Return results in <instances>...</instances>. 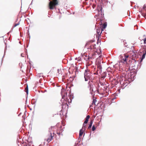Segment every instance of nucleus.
Masks as SVG:
<instances>
[{
  "label": "nucleus",
  "instance_id": "obj_9",
  "mask_svg": "<svg viewBox=\"0 0 146 146\" xmlns=\"http://www.w3.org/2000/svg\"><path fill=\"white\" fill-rule=\"evenodd\" d=\"M143 54L142 55L141 61L143 60L145 58V55L146 54V48H145L144 50L143 51Z\"/></svg>",
  "mask_w": 146,
  "mask_h": 146
},
{
  "label": "nucleus",
  "instance_id": "obj_1",
  "mask_svg": "<svg viewBox=\"0 0 146 146\" xmlns=\"http://www.w3.org/2000/svg\"><path fill=\"white\" fill-rule=\"evenodd\" d=\"M62 99L61 100L62 106H68V103H69V100L67 98V92L66 90L62 89L61 91Z\"/></svg>",
  "mask_w": 146,
  "mask_h": 146
},
{
  "label": "nucleus",
  "instance_id": "obj_19",
  "mask_svg": "<svg viewBox=\"0 0 146 146\" xmlns=\"http://www.w3.org/2000/svg\"><path fill=\"white\" fill-rule=\"evenodd\" d=\"M107 24L106 23H104L103 24L102 28L104 29H105L107 26Z\"/></svg>",
  "mask_w": 146,
  "mask_h": 146
},
{
  "label": "nucleus",
  "instance_id": "obj_29",
  "mask_svg": "<svg viewBox=\"0 0 146 146\" xmlns=\"http://www.w3.org/2000/svg\"><path fill=\"white\" fill-rule=\"evenodd\" d=\"M81 60V58L80 57H79L78 58V61H80Z\"/></svg>",
  "mask_w": 146,
  "mask_h": 146
},
{
  "label": "nucleus",
  "instance_id": "obj_2",
  "mask_svg": "<svg viewBox=\"0 0 146 146\" xmlns=\"http://www.w3.org/2000/svg\"><path fill=\"white\" fill-rule=\"evenodd\" d=\"M126 75L123 74L120 76V78L119 80L120 84L121 85V88L124 89L129 83V82L126 80Z\"/></svg>",
  "mask_w": 146,
  "mask_h": 146
},
{
  "label": "nucleus",
  "instance_id": "obj_14",
  "mask_svg": "<svg viewBox=\"0 0 146 146\" xmlns=\"http://www.w3.org/2000/svg\"><path fill=\"white\" fill-rule=\"evenodd\" d=\"M84 130L81 129L79 132V138L82 135V134L83 133V132Z\"/></svg>",
  "mask_w": 146,
  "mask_h": 146
},
{
  "label": "nucleus",
  "instance_id": "obj_32",
  "mask_svg": "<svg viewBox=\"0 0 146 146\" xmlns=\"http://www.w3.org/2000/svg\"><path fill=\"white\" fill-rule=\"evenodd\" d=\"M23 54H21V56H22V57H24V56H23Z\"/></svg>",
  "mask_w": 146,
  "mask_h": 146
},
{
  "label": "nucleus",
  "instance_id": "obj_26",
  "mask_svg": "<svg viewBox=\"0 0 146 146\" xmlns=\"http://www.w3.org/2000/svg\"><path fill=\"white\" fill-rule=\"evenodd\" d=\"M19 22L18 23H17V24H15L14 26V27H16L17 26L19 25Z\"/></svg>",
  "mask_w": 146,
  "mask_h": 146
},
{
  "label": "nucleus",
  "instance_id": "obj_33",
  "mask_svg": "<svg viewBox=\"0 0 146 146\" xmlns=\"http://www.w3.org/2000/svg\"><path fill=\"white\" fill-rule=\"evenodd\" d=\"M23 54H21V56H22V57H24V56H23Z\"/></svg>",
  "mask_w": 146,
  "mask_h": 146
},
{
  "label": "nucleus",
  "instance_id": "obj_10",
  "mask_svg": "<svg viewBox=\"0 0 146 146\" xmlns=\"http://www.w3.org/2000/svg\"><path fill=\"white\" fill-rule=\"evenodd\" d=\"M54 134V133H53V135H52V133H50V134H51L50 136V138H48L47 139V141H48V142H49L50 141L52 140V139L53 137L54 136V135H53Z\"/></svg>",
  "mask_w": 146,
  "mask_h": 146
},
{
  "label": "nucleus",
  "instance_id": "obj_38",
  "mask_svg": "<svg viewBox=\"0 0 146 146\" xmlns=\"http://www.w3.org/2000/svg\"><path fill=\"white\" fill-rule=\"evenodd\" d=\"M117 65H118V64H116L115 65H116V66H117Z\"/></svg>",
  "mask_w": 146,
  "mask_h": 146
},
{
  "label": "nucleus",
  "instance_id": "obj_7",
  "mask_svg": "<svg viewBox=\"0 0 146 146\" xmlns=\"http://www.w3.org/2000/svg\"><path fill=\"white\" fill-rule=\"evenodd\" d=\"M132 64L131 66V67L133 68L136 65H138V64H139V61H137L135 60V59H133L132 60Z\"/></svg>",
  "mask_w": 146,
  "mask_h": 146
},
{
  "label": "nucleus",
  "instance_id": "obj_4",
  "mask_svg": "<svg viewBox=\"0 0 146 146\" xmlns=\"http://www.w3.org/2000/svg\"><path fill=\"white\" fill-rule=\"evenodd\" d=\"M50 2L49 3V7L50 9H53L55 7V6L58 4L57 0H52V1L49 0Z\"/></svg>",
  "mask_w": 146,
  "mask_h": 146
},
{
  "label": "nucleus",
  "instance_id": "obj_22",
  "mask_svg": "<svg viewBox=\"0 0 146 146\" xmlns=\"http://www.w3.org/2000/svg\"><path fill=\"white\" fill-rule=\"evenodd\" d=\"M92 129L93 131H94L96 129V127L94 125L92 126Z\"/></svg>",
  "mask_w": 146,
  "mask_h": 146
},
{
  "label": "nucleus",
  "instance_id": "obj_15",
  "mask_svg": "<svg viewBox=\"0 0 146 146\" xmlns=\"http://www.w3.org/2000/svg\"><path fill=\"white\" fill-rule=\"evenodd\" d=\"M87 123H85L84 122V123L83 125V127L82 129H83L84 130H85L86 129Z\"/></svg>",
  "mask_w": 146,
  "mask_h": 146
},
{
  "label": "nucleus",
  "instance_id": "obj_5",
  "mask_svg": "<svg viewBox=\"0 0 146 146\" xmlns=\"http://www.w3.org/2000/svg\"><path fill=\"white\" fill-rule=\"evenodd\" d=\"M91 75L88 71L87 70H85L84 73V77L85 81H88V80L91 78Z\"/></svg>",
  "mask_w": 146,
  "mask_h": 146
},
{
  "label": "nucleus",
  "instance_id": "obj_12",
  "mask_svg": "<svg viewBox=\"0 0 146 146\" xmlns=\"http://www.w3.org/2000/svg\"><path fill=\"white\" fill-rule=\"evenodd\" d=\"M96 44H93L92 45H90V46L89 48L90 49H95L96 48Z\"/></svg>",
  "mask_w": 146,
  "mask_h": 146
},
{
  "label": "nucleus",
  "instance_id": "obj_24",
  "mask_svg": "<svg viewBox=\"0 0 146 146\" xmlns=\"http://www.w3.org/2000/svg\"><path fill=\"white\" fill-rule=\"evenodd\" d=\"M143 9L144 10H146V6H145V5L144 4L143 6Z\"/></svg>",
  "mask_w": 146,
  "mask_h": 146
},
{
  "label": "nucleus",
  "instance_id": "obj_40",
  "mask_svg": "<svg viewBox=\"0 0 146 146\" xmlns=\"http://www.w3.org/2000/svg\"><path fill=\"white\" fill-rule=\"evenodd\" d=\"M115 98H114V99H112V100H114V99H115Z\"/></svg>",
  "mask_w": 146,
  "mask_h": 146
},
{
  "label": "nucleus",
  "instance_id": "obj_17",
  "mask_svg": "<svg viewBox=\"0 0 146 146\" xmlns=\"http://www.w3.org/2000/svg\"><path fill=\"white\" fill-rule=\"evenodd\" d=\"M107 86L106 85V84H105V85H104V84L103 86H102V88H103V90H105L107 88Z\"/></svg>",
  "mask_w": 146,
  "mask_h": 146
},
{
  "label": "nucleus",
  "instance_id": "obj_25",
  "mask_svg": "<svg viewBox=\"0 0 146 146\" xmlns=\"http://www.w3.org/2000/svg\"><path fill=\"white\" fill-rule=\"evenodd\" d=\"M19 22L18 23H17V24H15L14 26V27H16L17 26L19 25Z\"/></svg>",
  "mask_w": 146,
  "mask_h": 146
},
{
  "label": "nucleus",
  "instance_id": "obj_39",
  "mask_svg": "<svg viewBox=\"0 0 146 146\" xmlns=\"http://www.w3.org/2000/svg\"><path fill=\"white\" fill-rule=\"evenodd\" d=\"M70 101H71V99H70Z\"/></svg>",
  "mask_w": 146,
  "mask_h": 146
},
{
  "label": "nucleus",
  "instance_id": "obj_3",
  "mask_svg": "<svg viewBox=\"0 0 146 146\" xmlns=\"http://www.w3.org/2000/svg\"><path fill=\"white\" fill-rule=\"evenodd\" d=\"M96 17H98L99 18L98 19H101V21L100 22L99 24L100 25L102 24V22H101L102 19H103L104 17V13L102 11V8L101 7L100 8V10L98 11V13L97 15H96L95 16V17L96 18Z\"/></svg>",
  "mask_w": 146,
  "mask_h": 146
},
{
  "label": "nucleus",
  "instance_id": "obj_41",
  "mask_svg": "<svg viewBox=\"0 0 146 146\" xmlns=\"http://www.w3.org/2000/svg\"><path fill=\"white\" fill-rule=\"evenodd\" d=\"M135 68H133V69H135Z\"/></svg>",
  "mask_w": 146,
  "mask_h": 146
},
{
  "label": "nucleus",
  "instance_id": "obj_8",
  "mask_svg": "<svg viewBox=\"0 0 146 146\" xmlns=\"http://www.w3.org/2000/svg\"><path fill=\"white\" fill-rule=\"evenodd\" d=\"M63 131L62 130L61 127H59L56 133L59 136L62 133V132Z\"/></svg>",
  "mask_w": 146,
  "mask_h": 146
},
{
  "label": "nucleus",
  "instance_id": "obj_35",
  "mask_svg": "<svg viewBox=\"0 0 146 146\" xmlns=\"http://www.w3.org/2000/svg\"><path fill=\"white\" fill-rule=\"evenodd\" d=\"M144 44H146V42H145V40H144Z\"/></svg>",
  "mask_w": 146,
  "mask_h": 146
},
{
  "label": "nucleus",
  "instance_id": "obj_21",
  "mask_svg": "<svg viewBox=\"0 0 146 146\" xmlns=\"http://www.w3.org/2000/svg\"><path fill=\"white\" fill-rule=\"evenodd\" d=\"M26 92L27 94H28V85H27L26 88H25Z\"/></svg>",
  "mask_w": 146,
  "mask_h": 146
},
{
  "label": "nucleus",
  "instance_id": "obj_34",
  "mask_svg": "<svg viewBox=\"0 0 146 146\" xmlns=\"http://www.w3.org/2000/svg\"><path fill=\"white\" fill-rule=\"evenodd\" d=\"M99 50H100V53H101V52H102V51H101V50L100 49H99Z\"/></svg>",
  "mask_w": 146,
  "mask_h": 146
},
{
  "label": "nucleus",
  "instance_id": "obj_30",
  "mask_svg": "<svg viewBox=\"0 0 146 146\" xmlns=\"http://www.w3.org/2000/svg\"><path fill=\"white\" fill-rule=\"evenodd\" d=\"M74 146H78V144L77 143V144H75Z\"/></svg>",
  "mask_w": 146,
  "mask_h": 146
},
{
  "label": "nucleus",
  "instance_id": "obj_42",
  "mask_svg": "<svg viewBox=\"0 0 146 146\" xmlns=\"http://www.w3.org/2000/svg\"><path fill=\"white\" fill-rule=\"evenodd\" d=\"M100 54H100H98V55H99V54Z\"/></svg>",
  "mask_w": 146,
  "mask_h": 146
},
{
  "label": "nucleus",
  "instance_id": "obj_28",
  "mask_svg": "<svg viewBox=\"0 0 146 146\" xmlns=\"http://www.w3.org/2000/svg\"><path fill=\"white\" fill-rule=\"evenodd\" d=\"M100 84L102 86H102H103L104 84V85H105V83H104L100 82Z\"/></svg>",
  "mask_w": 146,
  "mask_h": 146
},
{
  "label": "nucleus",
  "instance_id": "obj_20",
  "mask_svg": "<svg viewBox=\"0 0 146 146\" xmlns=\"http://www.w3.org/2000/svg\"><path fill=\"white\" fill-rule=\"evenodd\" d=\"M128 57V55H126L125 56V58H123V62H125L126 61V58H127Z\"/></svg>",
  "mask_w": 146,
  "mask_h": 146
},
{
  "label": "nucleus",
  "instance_id": "obj_18",
  "mask_svg": "<svg viewBox=\"0 0 146 146\" xmlns=\"http://www.w3.org/2000/svg\"><path fill=\"white\" fill-rule=\"evenodd\" d=\"M97 35H98L99 36H100V35H101L102 32H100V31L99 30H97Z\"/></svg>",
  "mask_w": 146,
  "mask_h": 146
},
{
  "label": "nucleus",
  "instance_id": "obj_31",
  "mask_svg": "<svg viewBox=\"0 0 146 146\" xmlns=\"http://www.w3.org/2000/svg\"><path fill=\"white\" fill-rule=\"evenodd\" d=\"M144 40H145V42H146V37L144 39Z\"/></svg>",
  "mask_w": 146,
  "mask_h": 146
},
{
  "label": "nucleus",
  "instance_id": "obj_37",
  "mask_svg": "<svg viewBox=\"0 0 146 146\" xmlns=\"http://www.w3.org/2000/svg\"><path fill=\"white\" fill-rule=\"evenodd\" d=\"M57 71H58V72L59 73V69H58Z\"/></svg>",
  "mask_w": 146,
  "mask_h": 146
},
{
  "label": "nucleus",
  "instance_id": "obj_27",
  "mask_svg": "<svg viewBox=\"0 0 146 146\" xmlns=\"http://www.w3.org/2000/svg\"><path fill=\"white\" fill-rule=\"evenodd\" d=\"M19 22L18 23H17V24H15L14 26V27H16L17 26L19 25Z\"/></svg>",
  "mask_w": 146,
  "mask_h": 146
},
{
  "label": "nucleus",
  "instance_id": "obj_43",
  "mask_svg": "<svg viewBox=\"0 0 146 146\" xmlns=\"http://www.w3.org/2000/svg\"><path fill=\"white\" fill-rule=\"evenodd\" d=\"M100 54H100H98V55H99V54Z\"/></svg>",
  "mask_w": 146,
  "mask_h": 146
},
{
  "label": "nucleus",
  "instance_id": "obj_16",
  "mask_svg": "<svg viewBox=\"0 0 146 146\" xmlns=\"http://www.w3.org/2000/svg\"><path fill=\"white\" fill-rule=\"evenodd\" d=\"M93 121L92 120H91L90 121V123L89 124V126L88 127V129H90L91 128L92 126V124L93 123Z\"/></svg>",
  "mask_w": 146,
  "mask_h": 146
},
{
  "label": "nucleus",
  "instance_id": "obj_6",
  "mask_svg": "<svg viewBox=\"0 0 146 146\" xmlns=\"http://www.w3.org/2000/svg\"><path fill=\"white\" fill-rule=\"evenodd\" d=\"M98 70L96 73H94V74H101L102 72V67L100 63L98 64L97 65Z\"/></svg>",
  "mask_w": 146,
  "mask_h": 146
},
{
  "label": "nucleus",
  "instance_id": "obj_36",
  "mask_svg": "<svg viewBox=\"0 0 146 146\" xmlns=\"http://www.w3.org/2000/svg\"><path fill=\"white\" fill-rule=\"evenodd\" d=\"M75 60H78V58H75Z\"/></svg>",
  "mask_w": 146,
  "mask_h": 146
},
{
  "label": "nucleus",
  "instance_id": "obj_11",
  "mask_svg": "<svg viewBox=\"0 0 146 146\" xmlns=\"http://www.w3.org/2000/svg\"><path fill=\"white\" fill-rule=\"evenodd\" d=\"M88 84H89L90 86V90L91 91L90 93H91V94H92V91L93 92V89L92 88V84H91V83L90 84V82H89Z\"/></svg>",
  "mask_w": 146,
  "mask_h": 146
},
{
  "label": "nucleus",
  "instance_id": "obj_23",
  "mask_svg": "<svg viewBox=\"0 0 146 146\" xmlns=\"http://www.w3.org/2000/svg\"><path fill=\"white\" fill-rule=\"evenodd\" d=\"M96 101V100L95 99H93V102H92V105H93L94 104H95V103Z\"/></svg>",
  "mask_w": 146,
  "mask_h": 146
},
{
  "label": "nucleus",
  "instance_id": "obj_13",
  "mask_svg": "<svg viewBox=\"0 0 146 146\" xmlns=\"http://www.w3.org/2000/svg\"><path fill=\"white\" fill-rule=\"evenodd\" d=\"M90 117V116L89 115H88L87 116L85 120L84 121V122L85 123H87L88 122V119H89Z\"/></svg>",
  "mask_w": 146,
  "mask_h": 146
}]
</instances>
